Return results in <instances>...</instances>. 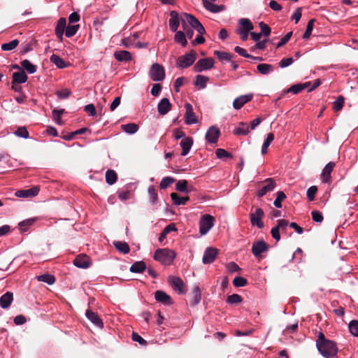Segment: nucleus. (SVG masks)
Here are the masks:
<instances>
[{"label":"nucleus","mask_w":358,"mask_h":358,"mask_svg":"<svg viewBox=\"0 0 358 358\" xmlns=\"http://www.w3.org/2000/svg\"><path fill=\"white\" fill-rule=\"evenodd\" d=\"M182 27L185 34V38H192L194 35V29L199 34L205 33V29L201 22L193 15L188 13H182L180 16Z\"/></svg>","instance_id":"nucleus-1"},{"label":"nucleus","mask_w":358,"mask_h":358,"mask_svg":"<svg viewBox=\"0 0 358 358\" xmlns=\"http://www.w3.org/2000/svg\"><path fill=\"white\" fill-rule=\"evenodd\" d=\"M316 346L320 353L325 358H334L338 353L336 343L327 339L323 333L318 334Z\"/></svg>","instance_id":"nucleus-2"},{"label":"nucleus","mask_w":358,"mask_h":358,"mask_svg":"<svg viewBox=\"0 0 358 358\" xmlns=\"http://www.w3.org/2000/svg\"><path fill=\"white\" fill-rule=\"evenodd\" d=\"M153 257L163 265H170L176 257V253L168 248L157 249Z\"/></svg>","instance_id":"nucleus-3"},{"label":"nucleus","mask_w":358,"mask_h":358,"mask_svg":"<svg viewBox=\"0 0 358 358\" xmlns=\"http://www.w3.org/2000/svg\"><path fill=\"white\" fill-rule=\"evenodd\" d=\"M196 59V52L194 50L180 56L176 62V66L179 69H187L191 66Z\"/></svg>","instance_id":"nucleus-4"},{"label":"nucleus","mask_w":358,"mask_h":358,"mask_svg":"<svg viewBox=\"0 0 358 358\" xmlns=\"http://www.w3.org/2000/svg\"><path fill=\"white\" fill-rule=\"evenodd\" d=\"M214 217L208 214L203 215L199 221V233L206 235L214 225Z\"/></svg>","instance_id":"nucleus-5"},{"label":"nucleus","mask_w":358,"mask_h":358,"mask_svg":"<svg viewBox=\"0 0 358 358\" xmlns=\"http://www.w3.org/2000/svg\"><path fill=\"white\" fill-rule=\"evenodd\" d=\"M214 66V59L213 58H203L197 61L194 66L195 72H202L203 71L209 70Z\"/></svg>","instance_id":"nucleus-6"},{"label":"nucleus","mask_w":358,"mask_h":358,"mask_svg":"<svg viewBox=\"0 0 358 358\" xmlns=\"http://www.w3.org/2000/svg\"><path fill=\"white\" fill-rule=\"evenodd\" d=\"M264 215V213L262 208H256L255 212L250 213V215L251 224L252 226H257L259 229H262L264 227V222L262 221Z\"/></svg>","instance_id":"nucleus-7"},{"label":"nucleus","mask_w":358,"mask_h":358,"mask_svg":"<svg viewBox=\"0 0 358 358\" xmlns=\"http://www.w3.org/2000/svg\"><path fill=\"white\" fill-rule=\"evenodd\" d=\"M150 76L154 81H161L165 78V71L162 66L158 64H152L150 71Z\"/></svg>","instance_id":"nucleus-8"},{"label":"nucleus","mask_w":358,"mask_h":358,"mask_svg":"<svg viewBox=\"0 0 358 358\" xmlns=\"http://www.w3.org/2000/svg\"><path fill=\"white\" fill-rule=\"evenodd\" d=\"M217 0H202L203 6L206 10L212 13H218L226 10L224 5H217L214 3Z\"/></svg>","instance_id":"nucleus-9"},{"label":"nucleus","mask_w":358,"mask_h":358,"mask_svg":"<svg viewBox=\"0 0 358 358\" xmlns=\"http://www.w3.org/2000/svg\"><path fill=\"white\" fill-rule=\"evenodd\" d=\"M220 136V131L216 126H211L207 130L205 136L206 141L210 143H216Z\"/></svg>","instance_id":"nucleus-10"},{"label":"nucleus","mask_w":358,"mask_h":358,"mask_svg":"<svg viewBox=\"0 0 358 358\" xmlns=\"http://www.w3.org/2000/svg\"><path fill=\"white\" fill-rule=\"evenodd\" d=\"M185 122L187 125L196 124L197 119L195 113L193 111L192 106L189 103L185 104Z\"/></svg>","instance_id":"nucleus-11"},{"label":"nucleus","mask_w":358,"mask_h":358,"mask_svg":"<svg viewBox=\"0 0 358 358\" xmlns=\"http://www.w3.org/2000/svg\"><path fill=\"white\" fill-rule=\"evenodd\" d=\"M253 97L252 94H248L236 97L233 102V107L236 110L241 109L245 103L252 100Z\"/></svg>","instance_id":"nucleus-12"},{"label":"nucleus","mask_w":358,"mask_h":358,"mask_svg":"<svg viewBox=\"0 0 358 358\" xmlns=\"http://www.w3.org/2000/svg\"><path fill=\"white\" fill-rule=\"evenodd\" d=\"M335 166V163L330 162L323 169L320 175L321 180L323 183H328L331 180V174Z\"/></svg>","instance_id":"nucleus-13"},{"label":"nucleus","mask_w":358,"mask_h":358,"mask_svg":"<svg viewBox=\"0 0 358 358\" xmlns=\"http://www.w3.org/2000/svg\"><path fill=\"white\" fill-rule=\"evenodd\" d=\"M264 182L266 184L264 185L260 189L258 190L257 195L259 197H262L267 192H271L274 189L276 185L273 179L272 178H266Z\"/></svg>","instance_id":"nucleus-14"},{"label":"nucleus","mask_w":358,"mask_h":358,"mask_svg":"<svg viewBox=\"0 0 358 358\" xmlns=\"http://www.w3.org/2000/svg\"><path fill=\"white\" fill-rule=\"evenodd\" d=\"M169 282L173 289V290L178 292V294H182L184 292V283L181 278H180L179 277H169Z\"/></svg>","instance_id":"nucleus-15"},{"label":"nucleus","mask_w":358,"mask_h":358,"mask_svg":"<svg viewBox=\"0 0 358 358\" xmlns=\"http://www.w3.org/2000/svg\"><path fill=\"white\" fill-rule=\"evenodd\" d=\"M268 249V245L264 241H259L253 243L252 247V252L256 257Z\"/></svg>","instance_id":"nucleus-16"},{"label":"nucleus","mask_w":358,"mask_h":358,"mask_svg":"<svg viewBox=\"0 0 358 358\" xmlns=\"http://www.w3.org/2000/svg\"><path fill=\"white\" fill-rule=\"evenodd\" d=\"M73 264L78 268H87L92 264L90 259L87 255H78L73 260Z\"/></svg>","instance_id":"nucleus-17"},{"label":"nucleus","mask_w":358,"mask_h":358,"mask_svg":"<svg viewBox=\"0 0 358 358\" xmlns=\"http://www.w3.org/2000/svg\"><path fill=\"white\" fill-rule=\"evenodd\" d=\"M217 255V250L213 248H207L204 252L202 262L203 264H210L214 262Z\"/></svg>","instance_id":"nucleus-18"},{"label":"nucleus","mask_w":358,"mask_h":358,"mask_svg":"<svg viewBox=\"0 0 358 358\" xmlns=\"http://www.w3.org/2000/svg\"><path fill=\"white\" fill-rule=\"evenodd\" d=\"M66 28V20L64 17H60L57 21L55 32L57 38L62 41L64 31Z\"/></svg>","instance_id":"nucleus-19"},{"label":"nucleus","mask_w":358,"mask_h":358,"mask_svg":"<svg viewBox=\"0 0 358 358\" xmlns=\"http://www.w3.org/2000/svg\"><path fill=\"white\" fill-rule=\"evenodd\" d=\"M85 316L94 326L100 329L103 327V321L97 313L92 311L91 310H87Z\"/></svg>","instance_id":"nucleus-20"},{"label":"nucleus","mask_w":358,"mask_h":358,"mask_svg":"<svg viewBox=\"0 0 358 358\" xmlns=\"http://www.w3.org/2000/svg\"><path fill=\"white\" fill-rule=\"evenodd\" d=\"M39 192L37 187H34L28 189H21L15 192V195L17 197L28 198L36 196Z\"/></svg>","instance_id":"nucleus-21"},{"label":"nucleus","mask_w":358,"mask_h":358,"mask_svg":"<svg viewBox=\"0 0 358 358\" xmlns=\"http://www.w3.org/2000/svg\"><path fill=\"white\" fill-rule=\"evenodd\" d=\"M115 59L120 62H127L132 60L131 54L127 50H117L114 52Z\"/></svg>","instance_id":"nucleus-22"},{"label":"nucleus","mask_w":358,"mask_h":358,"mask_svg":"<svg viewBox=\"0 0 358 358\" xmlns=\"http://www.w3.org/2000/svg\"><path fill=\"white\" fill-rule=\"evenodd\" d=\"M171 109V104L167 98H163L157 105L158 113L164 115L167 114Z\"/></svg>","instance_id":"nucleus-23"},{"label":"nucleus","mask_w":358,"mask_h":358,"mask_svg":"<svg viewBox=\"0 0 358 358\" xmlns=\"http://www.w3.org/2000/svg\"><path fill=\"white\" fill-rule=\"evenodd\" d=\"M155 298L156 301L164 305H171L173 303L171 296L162 290L155 292Z\"/></svg>","instance_id":"nucleus-24"},{"label":"nucleus","mask_w":358,"mask_h":358,"mask_svg":"<svg viewBox=\"0 0 358 358\" xmlns=\"http://www.w3.org/2000/svg\"><path fill=\"white\" fill-rule=\"evenodd\" d=\"M193 145V139L191 137H185L180 143V145L182 148V156H186L190 151Z\"/></svg>","instance_id":"nucleus-25"},{"label":"nucleus","mask_w":358,"mask_h":358,"mask_svg":"<svg viewBox=\"0 0 358 358\" xmlns=\"http://www.w3.org/2000/svg\"><path fill=\"white\" fill-rule=\"evenodd\" d=\"M169 27L173 32H176L179 27L180 18L176 11L172 10L170 13Z\"/></svg>","instance_id":"nucleus-26"},{"label":"nucleus","mask_w":358,"mask_h":358,"mask_svg":"<svg viewBox=\"0 0 358 358\" xmlns=\"http://www.w3.org/2000/svg\"><path fill=\"white\" fill-rule=\"evenodd\" d=\"M13 301V294L10 292H7L0 297V306L3 309L10 307Z\"/></svg>","instance_id":"nucleus-27"},{"label":"nucleus","mask_w":358,"mask_h":358,"mask_svg":"<svg viewBox=\"0 0 358 358\" xmlns=\"http://www.w3.org/2000/svg\"><path fill=\"white\" fill-rule=\"evenodd\" d=\"M12 78V82L14 84H22L27 82L28 77L24 71L20 70V71L14 72Z\"/></svg>","instance_id":"nucleus-28"},{"label":"nucleus","mask_w":358,"mask_h":358,"mask_svg":"<svg viewBox=\"0 0 358 358\" xmlns=\"http://www.w3.org/2000/svg\"><path fill=\"white\" fill-rule=\"evenodd\" d=\"M250 133V127L245 122H239L238 127L234 129V134L236 135L246 136Z\"/></svg>","instance_id":"nucleus-29"},{"label":"nucleus","mask_w":358,"mask_h":358,"mask_svg":"<svg viewBox=\"0 0 358 358\" xmlns=\"http://www.w3.org/2000/svg\"><path fill=\"white\" fill-rule=\"evenodd\" d=\"M310 85V83L309 82H307L303 84L294 85L289 88H288L286 91H285V93L292 92L294 94H296L301 92L303 90L307 88Z\"/></svg>","instance_id":"nucleus-30"},{"label":"nucleus","mask_w":358,"mask_h":358,"mask_svg":"<svg viewBox=\"0 0 358 358\" xmlns=\"http://www.w3.org/2000/svg\"><path fill=\"white\" fill-rule=\"evenodd\" d=\"M146 268L145 263L143 261L134 262L130 267L129 271L131 273H142Z\"/></svg>","instance_id":"nucleus-31"},{"label":"nucleus","mask_w":358,"mask_h":358,"mask_svg":"<svg viewBox=\"0 0 358 358\" xmlns=\"http://www.w3.org/2000/svg\"><path fill=\"white\" fill-rule=\"evenodd\" d=\"M193 298L190 301L191 306H196L199 304L201 299V290L198 286H195L192 290Z\"/></svg>","instance_id":"nucleus-32"},{"label":"nucleus","mask_w":358,"mask_h":358,"mask_svg":"<svg viewBox=\"0 0 358 358\" xmlns=\"http://www.w3.org/2000/svg\"><path fill=\"white\" fill-rule=\"evenodd\" d=\"M50 59L52 63L59 69H63L66 66V62L57 55L53 54L51 55Z\"/></svg>","instance_id":"nucleus-33"},{"label":"nucleus","mask_w":358,"mask_h":358,"mask_svg":"<svg viewBox=\"0 0 358 358\" xmlns=\"http://www.w3.org/2000/svg\"><path fill=\"white\" fill-rule=\"evenodd\" d=\"M20 64L22 67L30 74L34 73L36 71V66L28 59L22 61Z\"/></svg>","instance_id":"nucleus-34"},{"label":"nucleus","mask_w":358,"mask_h":358,"mask_svg":"<svg viewBox=\"0 0 358 358\" xmlns=\"http://www.w3.org/2000/svg\"><path fill=\"white\" fill-rule=\"evenodd\" d=\"M171 198L173 202V203L176 206L185 205L186 202L189 199L188 196L181 197L178 195L176 193H171Z\"/></svg>","instance_id":"nucleus-35"},{"label":"nucleus","mask_w":358,"mask_h":358,"mask_svg":"<svg viewBox=\"0 0 358 358\" xmlns=\"http://www.w3.org/2000/svg\"><path fill=\"white\" fill-rule=\"evenodd\" d=\"M113 245L115 246V248L120 252H122L123 254H127L129 252V245L125 243V242H122V241H115L113 243Z\"/></svg>","instance_id":"nucleus-36"},{"label":"nucleus","mask_w":358,"mask_h":358,"mask_svg":"<svg viewBox=\"0 0 358 358\" xmlns=\"http://www.w3.org/2000/svg\"><path fill=\"white\" fill-rule=\"evenodd\" d=\"M121 127L123 131L129 134H134L138 130V126L135 123L122 124Z\"/></svg>","instance_id":"nucleus-37"},{"label":"nucleus","mask_w":358,"mask_h":358,"mask_svg":"<svg viewBox=\"0 0 358 358\" xmlns=\"http://www.w3.org/2000/svg\"><path fill=\"white\" fill-rule=\"evenodd\" d=\"M175 41L180 43L182 47L187 45V41L185 38V34L182 31H176L174 36Z\"/></svg>","instance_id":"nucleus-38"},{"label":"nucleus","mask_w":358,"mask_h":358,"mask_svg":"<svg viewBox=\"0 0 358 358\" xmlns=\"http://www.w3.org/2000/svg\"><path fill=\"white\" fill-rule=\"evenodd\" d=\"M208 78L202 75H197L195 78L194 85L199 86L200 89H204L206 87Z\"/></svg>","instance_id":"nucleus-39"},{"label":"nucleus","mask_w":358,"mask_h":358,"mask_svg":"<svg viewBox=\"0 0 358 358\" xmlns=\"http://www.w3.org/2000/svg\"><path fill=\"white\" fill-rule=\"evenodd\" d=\"M274 139V135L273 133H269L267 134L266 139L264 140L262 147V154L265 155L267 152L268 148L272 143Z\"/></svg>","instance_id":"nucleus-40"},{"label":"nucleus","mask_w":358,"mask_h":358,"mask_svg":"<svg viewBox=\"0 0 358 358\" xmlns=\"http://www.w3.org/2000/svg\"><path fill=\"white\" fill-rule=\"evenodd\" d=\"M238 24L242 27V28L238 29L241 30L251 31L254 29L253 24L248 18H241Z\"/></svg>","instance_id":"nucleus-41"},{"label":"nucleus","mask_w":358,"mask_h":358,"mask_svg":"<svg viewBox=\"0 0 358 358\" xmlns=\"http://www.w3.org/2000/svg\"><path fill=\"white\" fill-rule=\"evenodd\" d=\"M257 69L262 75H268L273 70V66L268 64H259Z\"/></svg>","instance_id":"nucleus-42"},{"label":"nucleus","mask_w":358,"mask_h":358,"mask_svg":"<svg viewBox=\"0 0 358 358\" xmlns=\"http://www.w3.org/2000/svg\"><path fill=\"white\" fill-rule=\"evenodd\" d=\"M105 177L106 182L110 185H113L117 180V174L115 171L111 169L106 172Z\"/></svg>","instance_id":"nucleus-43"},{"label":"nucleus","mask_w":358,"mask_h":358,"mask_svg":"<svg viewBox=\"0 0 358 358\" xmlns=\"http://www.w3.org/2000/svg\"><path fill=\"white\" fill-rule=\"evenodd\" d=\"M35 218H30L23 220L19 223V228L22 232L27 231L28 228L35 222Z\"/></svg>","instance_id":"nucleus-44"},{"label":"nucleus","mask_w":358,"mask_h":358,"mask_svg":"<svg viewBox=\"0 0 358 358\" xmlns=\"http://www.w3.org/2000/svg\"><path fill=\"white\" fill-rule=\"evenodd\" d=\"M37 280L41 282L47 283L48 285H52L55 282V278L50 274H43L37 277Z\"/></svg>","instance_id":"nucleus-45"},{"label":"nucleus","mask_w":358,"mask_h":358,"mask_svg":"<svg viewBox=\"0 0 358 358\" xmlns=\"http://www.w3.org/2000/svg\"><path fill=\"white\" fill-rule=\"evenodd\" d=\"M19 44L17 39L12 40L11 41L1 45V50L3 51H10L14 50Z\"/></svg>","instance_id":"nucleus-46"},{"label":"nucleus","mask_w":358,"mask_h":358,"mask_svg":"<svg viewBox=\"0 0 358 358\" xmlns=\"http://www.w3.org/2000/svg\"><path fill=\"white\" fill-rule=\"evenodd\" d=\"M16 136L27 139L29 138V132L25 127H19L13 133Z\"/></svg>","instance_id":"nucleus-47"},{"label":"nucleus","mask_w":358,"mask_h":358,"mask_svg":"<svg viewBox=\"0 0 358 358\" xmlns=\"http://www.w3.org/2000/svg\"><path fill=\"white\" fill-rule=\"evenodd\" d=\"M315 19H311L308 22L306 29L302 36L303 39L307 40L310 38L314 27Z\"/></svg>","instance_id":"nucleus-48"},{"label":"nucleus","mask_w":358,"mask_h":358,"mask_svg":"<svg viewBox=\"0 0 358 358\" xmlns=\"http://www.w3.org/2000/svg\"><path fill=\"white\" fill-rule=\"evenodd\" d=\"M64 109H54L52 110V120L57 124H62V121L61 120V115L64 113Z\"/></svg>","instance_id":"nucleus-49"},{"label":"nucleus","mask_w":358,"mask_h":358,"mask_svg":"<svg viewBox=\"0 0 358 358\" xmlns=\"http://www.w3.org/2000/svg\"><path fill=\"white\" fill-rule=\"evenodd\" d=\"M79 29V24L69 25L66 28L65 36L67 38L73 36Z\"/></svg>","instance_id":"nucleus-50"},{"label":"nucleus","mask_w":358,"mask_h":358,"mask_svg":"<svg viewBox=\"0 0 358 358\" xmlns=\"http://www.w3.org/2000/svg\"><path fill=\"white\" fill-rule=\"evenodd\" d=\"M226 301L229 304H236L242 301V297L237 294H233L227 297Z\"/></svg>","instance_id":"nucleus-51"},{"label":"nucleus","mask_w":358,"mask_h":358,"mask_svg":"<svg viewBox=\"0 0 358 358\" xmlns=\"http://www.w3.org/2000/svg\"><path fill=\"white\" fill-rule=\"evenodd\" d=\"M214 55L217 57V58L220 61H230L231 59V55L229 53L225 52H221L219 50H215L214 52Z\"/></svg>","instance_id":"nucleus-52"},{"label":"nucleus","mask_w":358,"mask_h":358,"mask_svg":"<svg viewBox=\"0 0 358 358\" xmlns=\"http://www.w3.org/2000/svg\"><path fill=\"white\" fill-rule=\"evenodd\" d=\"M349 331L354 336H358V321L352 320L348 324Z\"/></svg>","instance_id":"nucleus-53"},{"label":"nucleus","mask_w":358,"mask_h":358,"mask_svg":"<svg viewBox=\"0 0 358 358\" xmlns=\"http://www.w3.org/2000/svg\"><path fill=\"white\" fill-rule=\"evenodd\" d=\"M174 182V178L170 176L162 178L160 182L159 187L161 189H166Z\"/></svg>","instance_id":"nucleus-54"},{"label":"nucleus","mask_w":358,"mask_h":358,"mask_svg":"<svg viewBox=\"0 0 358 358\" xmlns=\"http://www.w3.org/2000/svg\"><path fill=\"white\" fill-rule=\"evenodd\" d=\"M247 282H248L247 280L245 278L241 277V276H237V277L234 278V279L233 280V284L236 287H244L247 285Z\"/></svg>","instance_id":"nucleus-55"},{"label":"nucleus","mask_w":358,"mask_h":358,"mask_svg":"<svg viewBox=\"0 0 358 358\" xmlns=\"http://www.w3.org/2000/svg\"><path fill=\"white\" fill-rule=\"evenodd\" d=\"M148 194L150 196V201L152 204L156 203L157 201V193L154 186H150L148 188Z\"/></svg>","instance_id":"nucleus-56"},{"label":"nucleus","mask_w":358,"mask_h":358,"mask_svg":"<svg viewBox=\"0 0 358 358\" xmlns=\"http://www.w3.org/2000/svg\"><path fill=\"white\" fill-rule=\"evenodd\" d=\"M286 198V195L283 192H278L277 197L275 199L273 204L276 208H281L282 204L281 202Z\"/></svg>","instance_id":"nucleus-57"},{"label":"nucleus","mask_w":358,"mask_h":358,"mask_svg":"<svg viewBox=\"0 0 358 358\" xmlns=\"http://www.w3.org/2000/svg\"><path fill=\"white\" fill-rule=\"evenodd\" d=\"M176 189L179 192H189V190L187 189V182L185 180H179L176 183Z\"/></svg>","instance_id":"nucleus-58"},{"label":"nucleus","mask_w":358,"mask_h":358,"mask_svg":"<svg viewBox=\"0 0 358 358\" xmlns=\"http://www.w3.org/2000/svg\"><path fill=\"white\" fill-rule=\"evenodd\" d=\"M317 187L316 186H311L307 189L306 195L310 201L315 199V194L317 193Z\"/></svg>","instance_id":"nucleus-59"},{"label":"nucleus","mask_w":358,"mask_h":358,"mask_svg":"<svg viewBox=\"0 0 358 358\" xmlns=\"http://www.w3.org/2000/svg\"><path fill=\"white\" fill-rule=\"evenodd\" d=\"M259 25L261 29L260 33H262V36H268L271 33V28L263 22H259Z\"/></svg>","instance_id":"nucleus-60"},{"label":"nucleus","mask_w":358,"mask_h":358,"mask_svg":"<svg viewBox=\"0 0 358 358\" xmlns=\"http://www.w3.org/2000/svg\"><path fill=\"white\" fill-rule=\"evenodd\" d=\"M294 62V59L292 57H287L283 58L280 62H279V66L282 69L286 68L291 64H292Z\"/></svg>","instance_id":"nucleus-61"},{"label":"nucleus","mask_w":358,"mask_h":358,"mask_svg":"<svg viewBox=\"0 0 358 358\" xmlns=\"http://www.w3.org/2000/svg\"><path fill=\"white\" fill-rule=\"evenodd\" d=\"M132 340L135 342L138 343L141 345L145 346L147 345V341L137 333L133 332Z\"/></svg>","instance_id":"nucleus-62"},{"label":"nucleus","mask_w":358,"mask_h":358,"mask_svg":"<svg viewBox=\"0 0 358 358\" xmlns=\"http://www.w3.org/2000/svg\"><path fill=\"white\" fill-rule=\"evenodd\" d=\"M343 103L344 99L341 96L334 102V109L336 111L340 110L343 108Z\"/></svg>","instance_id":"nucleus-63"},{"label":"nucleus","mask_w":358,"mask_h":358,"mask_svg":"<svg viewBox=\"0 0 358 358\" xmlns=\"http://www.w3.org/2000/svg\"><path fill=\"white\" fill-rule=\"evenodd\" d=\"M226 267H227V271L229 273L238 271L241 269L240 267L238 266V265L234 262H231L228 263L226 265Z\"/></svg>","instance_id":"nucleus-64"}]
</instances>
